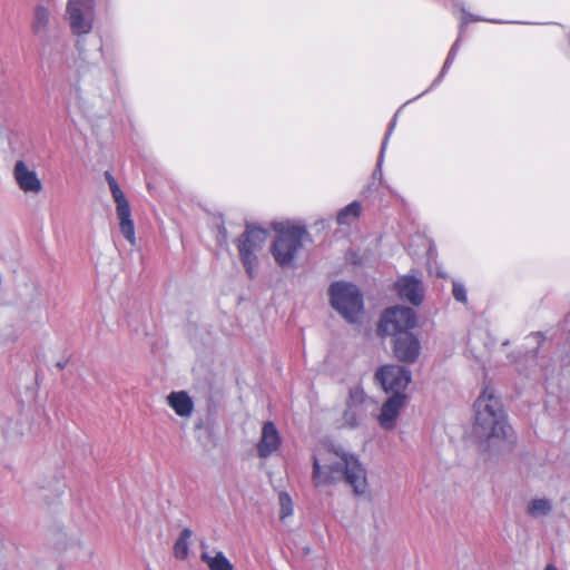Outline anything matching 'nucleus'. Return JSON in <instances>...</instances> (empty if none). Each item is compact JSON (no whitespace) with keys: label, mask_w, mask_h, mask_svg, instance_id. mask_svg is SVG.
Instances as JSON below:
<instances>
[{"label":"nucleus","mask_w":570,"mask_h":570,"mask_svg":"<svg viewBox=\"0 0 570 570\" xmlns=\"http://www.w3.org/2000/svg\"><path fill=\"white\" fill-rule=\"evenodd\" d=\"M312 481L324 487L345 481L355 495L367 492L366 470L360 460L340 444L321 443L313 453Z\"/></svg>","instance_id":"nucleus-1"},{"label":"nucleus","mask_w":570,"mask_h":570,"mask_svg":"<svg viewBox=\"0 0 570 570\" xmlns=\"http://www.w3.org/2000/svg\"><path fill=\"white\" fill-rule=\"evenodd\" d=\"M473 433L484 452H509L514 444L515 438L502 403L490 386H485L474 402Z\"/></svg>","instance_id":"nucleus-2"},{"label":"nucleus","mask_w":570,"mask_h":570,"mask_svg":"<svg viewBox=\"0 0 570 570\" xmlns=\"http://www.w3.org/2000/svg\"><path fill=\"white\" fill-rule=\"evenodd\" d=\"M308 237L309 234L304 226L293 225L282 228L271 247L276 264L282 268L293 267L297 253Z\"/></svg>","instance_id":"nucleus-3"},{"label":"nucleus","mask_w":570,"mask_h":570,"mask_svg":"<svg viewBox=\"0 0 570 570\" xmlns=\"http://www.w3.org/2000/svg\"><path fill=\"white\" fill-rule=\"evenodd\" d=\"M331 304L348 323H357L363 314V296L351 283L335 282L330 287Z\"/></svg>","instance_id":"nucleus-4"},{"label":"nucleus","mask_w":570,"mask_h":570,"mask_svg":"<svg viewBox=\"0 0 570 570\" xmlns=\"http://www.w3.org/2000/svg\"><path fill=\"white\" fill-rule=\"evenodd\" d=\"M268 233L264 228L247 226L245 232L237 238V249L240 262L250 279L255 277L258 264L257 254L263 249Z\"/></svg>","instance_id":"nucleus-5"},{"label":"nucleus","mask_w":570,"mask_h":570,"mask_svg":"<svg viewBox=\"0 0 570 570\" xmlns=\"http://www.w3.org/2000/svg\"><path fill=\"white\" fill-rule=\"evenodd\" d=\"M416 325V313L407 306H393L387 308L380 321L377 332L380 335L396 337L400 333L410 332Z\"/></svg>","instance_id":"nucleus-6"},{"label":"nucleus","mask_w":570,"mask_h":570,"mask_svg":"<svg viewBox=\"0 0 570 570\" xmlns=\"http://www.w3.org/2000/svg\"><path fill=\"white\" fill-rule=\"evenodd\" d=\"M105 178L108 183L110 193L116 203V215L119 220L120 233L130 245L135 246V225L131 219V210L129 203L110 171H105Z\"/></svg>","instance_id":"nucleus-7"},{"label":"nucleus","mask_w":570,"mask_h":570,"mask_svg":"<svg viewBox=\"0 0 570 570\" xmlns=\"http://www.w3.org/2000/svg\"><path fill=\"white\" fill-rule=\"evenodd\" d=\"M374 401L366 396L361 386L351 387L346 401V409L342 416V426L348 429L358 428L367 416L368 410L374 407Z\"/></svg>","instance_id":"nucleus-8"},{"label":"nucleus","mask_w":570,"mask_h":570,"mask_svg":"<svg viewBox=\"0 0 570 570\" xmlns=\"http://www.w3.org/2000/svg\"><path fill=\"white\" fill-rule=\"evenodd\" d=\"M67 20L72 33L77 36L88 35L92 30L95 20L94 0H69Z\"/></svg>","instance_id":"nucleus-9"},{"label":"nucleus","mask_w":570,"mask_h":570,"mask_svg":"<svg viewBox=\"0 0 570 570\" xmlns=\"http://www.w3.org/2000/svg\"><path fill=\"white\" fill-rule=\"evenodd\" d=\"M375 377L386 393L396 395L404 394V391L412 380V374L411 371L404 366L390 364L381 366L376 371Z\"/></svg>","instance_id":"nucleus-10"},{"label":"nucleus","mask_w":570,"mask_h":570,"mask_svg":"<svg viewBox=\"0 0 570 570\" xmlns=\"http://www.w3.org/2000/svg\"><path fill=\"white\" fill-rule=\"evenodd\" d=\"M421 351L419 338L411 332H403L393 340V352L395 357L403 363H414Z\"/></svg>","instance_id":"nucleus-11"},{"label":"nucleus","mask_w":570,"mask_h":570,"mask_svg":"<svg viewBox=\"0 0 570 570\" xmlns=\"http://www.w3.org/2000/svg\"><path fill=\"white\" fill-rule=\"evenodd\" d=\"M406 395L396 394L391 395L381 407V412L377 416L380 426L383 430H392L395 428L396 420L400 415L402 407L405 405Z\"/></svg>","instance_id":"nucleus-12"},{"label":"nucleus","mask_w":570,"mask_h":570,"mask_svg":"<svg viewBox=\"0 0 570 570\" xmlns=\"http://www.w3.org/2000/svg\"><path fill=\"white\" fill-rule=\"evenodd\" d=\"M399 296L402 299L417 306L423 302L424 291L422 282L414 276H403L395 284Z\"/></svg>","instance_id":"nucleus-13"},{"label":"nucleus","mask_w":570,"mask_h":570,"mask_svg":"<svg viewBox=\"0 0 570 570\" xmlns=\"http://www.w3.org/2000/svg\"><path fill=\"white\" fill-rule=\"evenodd\" d=\"M13 176L19 188L24 193L38 194L42 189L41 180L35 170L29 169L24 161L19 160L13 168Z\"/></svg>","instance_id":"nucleus-14"},{"label":"nucleus","mask_w":570,"mask_h":570,"mask_svg":"<svg viewBox=\"0 0 570 570\" xmlns=\"http://www.w3.org/2000/svg\"><path fill=\"white\" fill-rule=\"evenodd\" d=\"M281 444V436L271 421L265 422L262 428V435L257 443V453L261 458H268L274 453Z\"/></svg>","instance_id":"nucleus-15"},{"label":"nucleus","mask_w":570,"mask_h":570,"mask_svg":"<svg viewBox=\"0 0 570 570\" xmlns=\"http://www.w3.org/2000/svg\"><path fill=\"white\" fill-rule=\"evenodd\" d=\"M167 404L180 417H189L194 412V401L185 391H174L167 396Z\"/></svg>","instance_id":"nucleus-16"},{"label":"nucleus","mask_w":570,"mask_h":570,"mask_svg":"<svg viewBox=\"0 0 570 570\" xmlns=\"http://www.w3.org/2000/svg\"><path fill=\"white\" fill-rule=\"evenodd\" d=\"M22 333V325L17 316L7 315L0 326V342L2 344L14 343Z\"/></svg>","instance_id":"nucleus-17"},{"label":"nucleus","mask_w":570,"mask_h":570,"mask_svg":"<svg viewBox=\"0 0 570 570\" xmlns=\"http://www.w3.org/2000/svg\"><path fill=\"white\" fill-rule=\"evenodd\" d=\"M200 559L208 566L209 570H233V564L222 551L216 552L215 556L203 551Z\"/></svg>","instance_id":"nucleus-18"},{"label":"nucleus","mask_w":570,"mask_h":570,"mask_svg":"<svg viewBox=\"0 0 570 570\" xmlns=\"http://www.w3.org/2000/svg\"><path fill=\"white\" fill-rule=\"evenodd\" d=\"M50 22V12L47 8L39 6L35 10L32 30L36 35L42 36L47 32Z\"/></svg>","instance_id":"nucleus-19"},{"label":"nucleus","mask_w":570,"mask_h":570,"mask_svg":"<svg viewBox=\"0 0 570 570\" xmlns=\"http://www.w3.org/2000/svg\"><path fill=\"white\" fill-rule=\"evenodd\" d=\"M361 204L358 202H352L337 213L338 225H351L361 215Z\"/></svg>","instance_id":"nucleus-20"},{"label":"nucleus","mask_w":570,"mask_h":570,"mask_svg":"<svg viewBox=\"0 0 570 570\" xmlns=\"http://www.w3.org/2000/svg\"><path fill=\"white\" fill-rule=\"evenodd\" d=\"M193 535V531L189 528H185L179 538L174 544V554L179 560H185L188 557L189 551V539Z\"/></svg>","instance_id":"nucleus-21"},{"label":"nucleus","mask_w":570,"mask_h":570,"mask_svg":"<svg viewBox=\"0 0 570 570\" xmlns=\"http://www.w3.org/2000/svg\"><path fill=\"white\" fill-rule=\"evenodd\" d=\"M552 511V504L548 499H533L529 502L527 512L533 518H542Z\"/></svg>","instance_id":"nucleus-22"},{"label":"nucleus","mask_w":570,"mask_h":570,"mask_svg":"<svg viewBox=\"0 0 570 570\" xmlns=\"http://www.w3.org/2000/svg\"><path fill=\"white\" fill-rule=\"evenodd\" d=\"M525 363H528L530 366H531V370L529 372V375H537V368L535 366L538 365V357L535 354H531V355H527L525 356ZM546 364V361L544 358H541L540 360V372L542 374V376L544 379H548L550 376V374H552L553 371H550L548 366L544 365Z\"/></svg>","instance_id":"nucleus-23"},{"label":"nucleus","mask_w":570,"mask_h":570,"mask_svg":"<svg viewBox=\"0 0 570 570\" xmlns=\"http://www.w3.org/2000/svg\"><path fill=\"white\" fill-rule=\"evenodd\" d=\"M278 501L281 505L279 518L281 520H285L287 517H291L294 511L292 498L287 492H281L278 494Z\"/></svg>","instance_id":"nucleus-24"},{"label":"nucleus","mask_w":570,"mask_h":570,"mask_svg":"<svg viewBox=\"0 0 570 570\" xmlns=\"http://www.w3.org/2000/svg\"><path fill=\"white\" fill-rule=\"evenodd\" d=\"M452 294L455 301L465 304L468 302V294L464 284L454 281L452 285Z\"/></svg>","instance_id":"nucleus-25"},{"label":"nucleus","mask_w":570,"mask_h":570,"mask_svg":"<svg viewBox=\"0 0 570 570\" xmlns=\"http://www.w3.org/2000/svg\"><path fill=\"white\" fill-rule=\"evenodd\" d=\"M395 125H396V115L393 117V119L391 120L390 125H389V128H387V131L385 134V137L383 139V142H382V147H381V151H380V157H379V161H377V167H381L382 165V161H383V156H384V153H385V149H386V146H387V141L395 128Z\"/></svg>","instance_id":"nucleus-26"},{"label":"nucleus","mask_w":570,"mask_h":570,"mask_svg":"<svg viewBox=\"0 0 570 570\" xmlns=\"http://www.w3.org/2000/svg\"><path fill=\"white\" fill-rule=\"evenodd\" d=\"M395 125H396V115L393 117V119L391 120L390 125H389V128H387V131L385 134V137L383 139V142H382V147H381V151H380V157H379V161H377V167H381L382 165V161H383V156H384V153H385V149H386V146H387V141L395 128Z\"/></svg>","instance_id":"nucleus-27"},{"label":"nucleus","mask_w":570,"mask_h":570,"mask_svg":"<svg viewBox=\"0 0 570 570\" xmlns=\"http://www.w3.org/2000/svg\"><path fill=\"white\" fill-rule=\"evenodd\" d=\"M454 59H451L449 57H446L445 59V62L441 69V72L440 75L436 77V79L432 82L431 85V88L439 85L442 80V78L444 77V75L446 73V71L449 70V68L451 67V65L453 63Z\"/></svg>","instance_id":"nucleus-28"},{"label":"nucleus","mask_w":570,"mask_h":570,"mask_svg":"<svg viewBox=\"0 0 570 570\" xmlns=\"http://www.w3.org/2000/svg\"><path fill=\"white\" fill-rule=\"evenodd\" d=\"M463 12V22L464 23H469L471 21H487L485 19H482L480 17H473L472 14H470L469 12H466L465 10H462ZM490 22H498L495 20H489Z\"/></svg>","instance_id":"nucleus-29"},{"label":"nucleus","mask_w":570,"mask_h":570,"mask_svg":"<svg viewBox=\"0 0 570 570\" xmlns=\"http://www.w3.org/2000/svg\"><path fill=\"white\" fill-rule=\"evenodd\" d=\"M458 49H459V40H456V41L454 42V45L452 46V48H451V49H450V51H449L448 57H449V58H451V59H455V56H456Z\"/></svg>","instance_id":"nucleus-30"},{"label":"nucleus","mask_w":570,"mask_h":570,"mask_svg":"<svg viewBox=\"0 0 570 570\" xmlns=\"http://www.w3.org/2000/svg\"><path fill=\"white\" fill-rule=\"evenodd\" d=\"M458 49H459V40H456V41L454 42V45L452 46V48H451V49H450V51H449L448 57H449V58H451V59H455V56H456Z\"/></svg>","instance_id":"nucleus-31"},{"label":"nucleus","mask_w":570,"mask_h":570,"mask_svg":"<svg viewBox=\"0 0 570 570\" xmlns=\"http://www.w3.org/2000/svg\"><path fill=\"white\" fill-rule=\"evenodd\" d=\"M569 367H570V357L567 356L566 358L562 360V368L566 372H570Z\"/></svg>","instance_id":"nucleus-32"},{"label":"nucleus","mask_w":570,"mask_h":570,"mask_svg":"<svg viewBox=\"0 0 570 570\" xmlns=\"http://www.w3.org/2000/svg\"><path fill=\"white\" fill-rule=\"evenodd\" d=\"M68 364V358H63V360H60L56 363V366L59 368V370H63Z\"/></svg>","instance_id":"nucleus-33"},{"label":"nucleus","mask_w":570,"mask_h":570,"mask_svg":"<svg viewBox=\"0 0 570 570\" xmlns=\"http://www.w3.org/2000/svg\"><path fill=\"white\" fill-rule=\"evenodd\" d=\"M429 91H430V88H426V89L424 90V92L419 94V97L424 96V94H428Z\"/></svg>","instance_id":"nucleus-34"},{"label":"nucleus","mask_w":570,"mask_h":570,"mask_svg":"<svg viewBox=\"0 0 570 570\" xmlns=\"http://www.w3.org/2000/svg\"><path fill=\"white\" fill-rule=\"evenodd\" d=\"M429 91H430V88H426V89L424 90V92L419 94V97L424 96V94H428Z\"/></svg>","instance_id":"nucleus-35"},{"label":"nucleus","mask_w":570,"mask_h":570,"mask_svg":"<svg viewBox=\"0 0 570 570\" xmlns=\"http://www.w3.org/2000/svg\"><path fill=\"white\" fill-rule=\"evenodd\" d=\"M429 91H430V88H426V89L424 90V92L419 94V97L424 96V94H428Z\"/></svg>","instance_id":"nucleus-36"},{"label":"nucleus","mask_w":570,"mask_h":570,"mask_svg":"<svg viewBox=\"0 0 570 570\" xmlns=\"http://www.w3.org/2000/svg\"><path fill=\"white\" fill-rule=\"evenodd\" d=\"M429 91H430V88H426V89L424 90V92L419 94V97L424 96V94H428Z\"/></svg>","instance_id":"nucleus-37"},{"label":"nucleus","mask_w":570,"mask_h":570,"mask_svg":"<svg viewBox=\"0 0 570 570\" xmlns=\"http://www.w3.org/2000/svg\"><path fill=\"white\" fill-rule=\"evenodd\" d=\"M429 91H430V88H426V89L424 90V92L419 94V97L424 96V94H428Z\"/></svg>","instance_id":"nucleus-38"},{"label":"nucleus","mask_w":570,"mask_h":570,"mask_svg":"<svg viewBox=\"0 0 570 570\" xmlns=\"http://www.w3.org/2000/svg\"><path fill=\"white\" fill-rule=\"evenodd\" d=\"M544 570H557V569L554 567L549 566Z\"/></svg>","instance_id":"nucleus-39"}]
</instances>
